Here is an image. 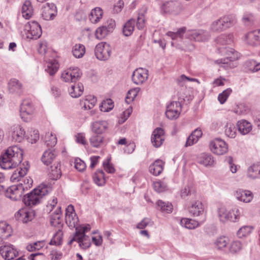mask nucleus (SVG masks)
I'll use <instances>...</instances> for the list:
<instances>
[{"instance_id": "obj_18", "label": "nucleus", "mask_w": 260, "mask_h": 260, "mask_svg": "<svg viewBox=\"0 0 260 260\" xmlns=\"http://www.w3.org/2000/svg\"><path fill=\"white\" fill-rule=\"evenodd\" d=\"M225 53L227 55L226 58L217 60L216 61L223 64L229 63L230 65L232 62L238 59L239 57V53L233 48L226 49Z\"/></svg>"}, {"instance_id": "obj_4", "label": "nucleus", "mask_w": 260, "mask_h": 260, "mask_svg": "<svg viewBox=\"0 0 260 260\" xmlns=\"http://www.w3.org/2000/svg\"><path fill=\"white\" fill-rule=\"evenodd\" d=\"M112 48L109 44L101 42L97 44L94 49V54L99 60H107L111 54Z\"/></svg>"}, {"instance_id": "obj_39", "label": "nucleus", "mask_w": 260, "mask_h": 260, "mask_svg": "<svg viewBox=\"0 0 260 260\" xmlns=\"http://www.w3.org/2000/svg\"><path fill=\"white\" fill-rule=\"evenodd\" d=\"M229 241L230 240L228 237L225 236L220 237L215 240L214 244L217 249L222 250L226 248L229 244Z\"/></svg>"}, {"instance_id": "obj_5", "label": "nucleus", "mask_w": 260, "mask_h": 260, "mask_svg": "<svg viewBox=\"0 0 260 260\" xmlns=\"http://www.w3.org/2000/svg\"><path fill=\"white\" fill-rule=\"evenodd\" d=\"M24 30L27 31V38L30 39H37L42 34L40 25L35 21L27 22L24 26Z\"/></svg>"}, {"instance_id": "obj_27", "label": "nucleus", "mask_w": 260, "mask_h": 260, "mask_svg": "<svg viewBox=\"0 0 260 260\" xmlns=\"http://www.w3.org/2000/svg\"><path fill=\"white\" fill-rule=\"evenodd\" d=\"M84 87L81 83H78L72 85L69 89L70 95L74 98H77L81 96L83 92Z\"/></svg>"}, {"instance_id": "obj_7", "label": "nucleus", "mask_w": 260, "mask_h": 260, "mask_svg": "<svg viewBox=\"0 0 260 260\" xmlns=\"http://www.w3.org/2000/svg\"><path fill=\"white\" fill-rule=\"evenodd\" d=\"M34 106L28 100L23 101L20 107V115L21 119L25 122H27L31 118L34 113Z\"/></svg>"}, {"instance_id": "obj_37", "label": "nucleus", "mask_w": 260, "mask_h": 260, "mask_svg": "<svg viewBox=\"0 0 260 260\" xmlns=\"http://www.w3.org/2000/svg\"><path fill=\"white\" fill-rule=\"evenodd\" d=\"M72 53L76 58H81L85 53V47L81 44H76L73 48Z\"/></svg>"}, {"instance_id": "obj_24", "label": "nucleus", "mask_w": 260, "mask_h": 260, "mask_svg": "<svg viewBox=\"0 0 260 260\" xmlns=\"http://www.w3.org/2000/svg\"><path fill=\"white\" fill-rule=\"evenodd\" d=\"M197 161L205 167H212L215 163L213 156L210 154L204 153L198 156Z\"/></svg>"}, {"instance_id": "obj_48", "label": "nucleus", "mask_w": 260, "mask_h": 260, "mask_svg": "<svg viewBox=\"0 0 260 260\" xmlns=\"http://www.w3.org/2000/svg\"><path fill=\"white\" fill-rule=\"evenodd\" d=\"M61 176L60 169L56 166H52L51 170L50 172V177L51 179L56 180L59 179Z\"/></svg>"}, {"instance_id": "obj_25", "label": "nucleus", "mask_w": 260, "mask_h": 260, "mask_svg": "<svg viewBox=\"0 0 260 260\" xmlns=\"http://www.w3.org/2000/svg\"><path fill=\"white\" fill-rule=\"evenodd\" d=\"M205 220V216H204L203 219L200 221H198L189 218H182L180 220V224L188 229H193L198 226L200 224L203 223Z\"/></svg>"}, {"instance_id": "obj_34", "label": "nucleus", "mask_w": 260, "mask_h": 260, "mask_svg": "<svg viewBox=\"0 0 260 260\" xmlns=\"http://www.w3.org/2000/svg\"><path fill=\"white\" fill-rule=\"evenodd\" d=\"M92 178L99 186H102L105 183V173L102 170H97L93 175Z\"/></svg>"}, {"instance_id": "obj_23", "label": "nucleus", "mask_w": 260, "mask_h": 260, "mask_svg": "<svg viewBox=\"0 0 260 260\" xmlns=\"http://www.w3.org/2000/svg\"><path fill=\"white\" fill-rule=\"evenodd\" d=\"M56 155L57 152L54 149V147H50L44 152L41 160L45 165L48 166L52 162Z\"/></svg>"}, {"instance_id": "obj_36", "label": "nucleus", "mask_w": 260, "mask_h": 260, "mask_svg": "<svg viewBox=\"0 0 260 260\" xmlns=\"http://www.w3.org/2000/svg\"><path fill=\"white\" fill-rule=\"evenodd\" d=\"M96 102V98L94 96H89L84 100L81 101L80 105L83 106L85 110L92 109Z\"/></svg>"}, {"instance_id": "obj_8", "label": "nucleus", "mask_w": 260, "mask_h": 260, "mask_svg": "<svg viewBox=\"0 0 260 260\" xmlns=\"http://www.w3.org/2000/svg\"><path fill=\"white\" fill-rule=\"evenodd\" d=\"M82 73L77 67L70 68L64 71L61 76V79L66 82H76L81 78Z\"/></svg>"}, {"instance_id": "obj_26", "label": "nucleus", "mask_w": 260, "mask_h": 260, "mask_svg": "<svg viewBox=\"0 0 260 260\" xmlns=\"http://www.w3.org/2000/svg\"><path fill=\"white\" fill-rule=\"evenodd\" d=\"M108 125L107 122L105 120L95 121L92 123V130L96 134H101L106 131Z\"/></svg>"}, {"instance_id": "obj_29", "label": "nucleus", "mask_w": 260, "mask_h": 260, "mask_svg": "<svg viewBox=\"0 0 260 260\" xmlns=\"http://www.w3.org/2000/svg\"><path fill=\"white\" fill-rule=\"evenodd\" d=\"M149 172L154 176L159 175L163 170V162L157 159L151 164L149 168Z\"/></svg>"}, {"instance_id": "obj_14", "label": "nucleus", "mask_w": 260, "mask_h": 260, "mask_svg": "<svg viewBox=\"0 0 260 260\" xmlns=\"http://www.w3.org/2000/svg\"><path fill=\"white\" fill-rule=\"evenodd\" d=\"M25 162L26 164H23V167H19L13 173L10 178L11 181L13 182L19 181L22 178L26 175L29 170V165L28 161Z\"/></svg>"}, {"instance_id": "obj_22", "label": "nucleus", "mask_w": 260, "mask_h": 260, "mask_svg": "<svg viewBox=\"0 0 260 260\" xmlns=\"http://www.w3.org/2000/svg\"><path fill=\"white\" fill-rule=\"evenodd\" d=\"M12 233L10 225L5 221L0 222V244L4 240L7 239L11 236Z\"/></svg>"}, {"instance_id": "obj_30", "label": "nucleus", "mask_w": 260, "mask_h": 260, "mask_svg": "<svg viewBox=\"0 0 260 260\" xmlns=\"http://www.w3.org/2000/svg\"><path fill=\"white\" fill-rule=\"evenodd\" d=\"M33 10L31 2L29 1H25L22 7V16L26 19H29L32 15Z\"/></svg>"}, {"instance_id": "obj_57", "label": "nucleus", "mask_w": 260, "mask_h": 260, "mask_svg": "<svg viewBox=\"0 0 260 260\" xmlns=\"http://www.w3.org/2000/svg\"><path fill=\"white\" fill-rule=\"evenodd\" d=\"M230 216H231V219H229V220H230L233 222H236L238 219H239L240 215V212L239 209L237 208H235L232 209L231 211H230Z\"/></svg>"}, {"instance_id": "obj_15", "label": "nucleus", "mask_w": 260, "mask_h": 260, "mask_svg": "<svg viewBox=\"0 0 260 260\" xmlns=\"http://www.w3.org/2000/svg\"><path fill=\"white\" fill-rule=\"evenodd\" d=\"M13 245H8L0 247V253L5 259L11 260L16 257L18 251L12 247Z\"/></svg>"}, {"instance_id": "obj_60", "label": "nucleus", "mask_w": 260, "mask_h": 260, "mask_svg": "<svg viewBox=\"0 0 260 260\" xmlns=\"http://www.w3.org/2000/svg\"><path fill=\"white\" fill-rule=\"evenodd\" d=\"M210 150L216 155H223L228 151V147H210Z\"/></svg>"}, {"instance_id": "obj_59", "label": "nucleus", "mask_w": 260, "mask_h": 260, "mask_svg": "<svg viewBox=\"0 0 260 260\" xmlns=\"http://www.w3.org/2000/svg\"><path fill=\"white\" fill-rule=\"evenodd\" d=\"M39 133L38 130H34L30 136H26L27 141L31 144H35L39 140Z\"/></svg>"}, {"instance_id": "obj_17", "label": "nucleus", "mask_w": 260, "mask_h": 260, "mask_svg": "<svg viewBox=\"0 0 260 260\" xmlns=\"http://www.w3.org/2000/svg\"><path fill=\"white\" fill-rule=\"evenodd\" d=\"M61 207H58L56 210L50 216V223L52 226L57 229L62 228L63 223L61 219Z\"/></svg>"}, {"instance_id": "obj_6", "label": "nucleus", "mask_w": 260, "mask_h": 260, "mask_svg": "<svg viewBox=\"0 0 260 260\" xmlns=\"http://www.w3.org/2000/svg\"><path fill=\"white\" fill-rule=\"evenodd\" d=\"M24 190V187L22 183L16 185H12L6 189L5 196L7 198L13 201L20 200Z\"/></svg>"}, {"instance_id": "obj_56", "label": "nucleus", "mask_w": 260, "mask_h": 260, "mask_svg": "<svg viewBox=\"0 0 260 260\" xmlns=\"http://www.w3.org/2000/svg\"><path fill=\"white\" fill-rule=\"evenodd\" d=\"M242 248V244L240 241H236L233 242L229 247V250L232 253L239 252Z\"/></svg>"}, {"instance_id": "obj_20", "label": "nucleus", "mask_w": 260, "mask_h": 260, "mask_svg": "<svg viewBox=\"0 0 260 260\" xmlns=\"http://www.w3.org/2000/svg\"><path fill=\"white\" fill-rule=\"evenodd\" d=\"M8 89L10 93L20 94L23 92V86L18 80L13 78L8 83Z\"/></svg>"}, {"instance_id": "obj_54", "label": "nucleus", "mask_w": 260, "mask_h": 260, "mask_svg": "<svg viewBox=\"0 0 260 260\" xmlns=\"http://www.w3.org/2000/svg\"><path fill=\"white\" fill-rule=\"evenodd\" d=\"M91 145L92 146H99L102 143L103 138L98 135H94L89 139Z\"/></svg>"}, {"instance_id": "obj_11", "label": "nucleus", "mask_w": 260, "mask_h": 260, "mask_svg": "<svg viewBox=\"0 0 260 260\" xmlns=\"http://www.w3.org/2000/svg\"><path fill=\"white\" fill-rule=\"evenodd\" d=\"M78 218L75 212L74 206L70 205L66 210V222L71 229L74 228L78 222Z\"/></svg>"}, {"instance_id": "obj_19", "label": "nucleus", "mask_w": 260, "mask_h": 260, "mask_svg": "<svg viewBox=\"0 0 260 260\" xmlns=\"http://www.w3.org/2000/svg\"><path fill=\"white\" fill-rule=\"evenodd\" d=\"M235 196L237 200L244 203L250 202L253 198V194L250 191L240 189L236 191Z\"/></svg>"}, {"instance_id": "obj_63", "label": "nucleus", "mask_w": 260, "mask_h": 260, "mask_svg": "<svg viewBox=\"0 0 260 260\" xmlns=\"http://www.w3.org/2000/svg\"><path fill=\"white\" fill-rule=\"evenodd\" d=\"M137 93L135 89L129 90L125 97V102L127 104H129L131 102H132L135 97L137 96Z\"/></svg>"}, {"instance_id": "obj_31", "label": "nucleus", "mask_w": 260, "mask_h": 260, "mask_svg": "<svg viewBox=\"0 0 260 260\" xmlns=\"http://www.w3.org/2000/svg\"><path fill=\"white\" fill-rule=\"evenodd\" d=\"M103 14L102 9L96 7L91 10L89 15V19L92 23H96L102 18Z\"/></svg>"}, {"instance_id": "obj_58", "label": "nucleus", "mask_w": 260, "mask_h": 260, "mask_svg": "<svg viewBox=\"0 0 260 260\" xmlns=\"http://www.w3.org/2000/svg\"><path fill=\"white\" fill-rule=\"evenodd\" d=\"M167 187V186L166 183L162 181L155 182L153 184V188L154 190L158 192H161L165 191Z\"/></svg>"}, {"instance_id": "obj_50", "label": "nucleus", "mask_w": 260, "mask_h": 260, "mask_svg": "<svg viewBox=\"0 0 260 260\" xmlns=\"http://www.w3.org/2000/svg\"><path fill=\"white\" fill-rule=\"evenodd\" d=\"M232 90L230 88L223 90L221 93H219L218 96V100L221 104H224L227 99L232 93Z\"/></svg>"}, {"instance_id": "obj_51", "label": "nucleus", "mask_w": 260, "mask_h": 260, "mask_svg": "<svg viewBox=\"0 0 260 260\" xmlns=\"http://www.w3.org/2000/svg\"><path fill=\"white\" fill-rule=\"evenodd\" d=\"M76 235L79 236L78 243L80 247L84 249H86L89 247L90 243L89 242H84V239L85 238V234H84V233L82 234L81 232L77 231L76 232Z\"/></svg>"}, {"instance_id": "obj_33", "label": "nucleus", "mask_w": 260, "mask_h": 260, "mask_svg": "<svg viewBox=\"0 0 260 260\" xmlns=\"http://www.w3.org/2000/svg\"><path fill=\"white\" fill-rule=\"evenodd\" d=\"M136 21L134 19H130L125 23L123 27V34L126 37L131 36L133 34Z\"/></svg>"}, {"instance_id": "obj_13", "label": "nucleus", "mask_w": 260, "mask_h": 260, "mask_svg": "<svg viewBox=\"0 0 260 260\" xmlns=\"http://www.w3.org/2000/svg\"><path fill=\"white\" fill-rule=\"evenodd\" d=\"M148 72L147 70L143 68L136 70L132 77L133 82L137 85L142 84L148 78Z\"/></svg>"}, {"instance_id": "obj_53", "label": "nucleus", "mask_w": 260, "mask_h": 260, "mask_svg": "<svg viewBox=\"0 0 260 260\" xmlns=\"http://www.w3.org/2000/svg\"><path fill=\"white\" fill-rule=\"evenodd\" d=\"M109 33L106 30V28L103 25L98 27L95 31V37L99 40H102L105 38Z\"/></svg>"}, {"instance_id": "obj_10", "label": "nucleus", "mask_w": 260, "mask_h": 260, "mask_svg": "<svg viewBox=\"0 0 260 260\" xmlns=\"http://www.w3.org/2000/svg\"><path fill=\"white\" fill-rule=\"evenodd\" d=\"M57 13V7L53 3H46L42 8V17L45 20L54 19Z\"/></svg>"}, {"instance_id": "obj_41", "label": "nucleus", "mask_w": 260, "mask_h": 260, "mask_svg": "<svg viewBox=\"0 0 260 260\" xmlns=\"http://www.w3.org/2000/svg\"><path fill=\"white\" fill-rule=\"evenodd\" d=\"M58 69V62L55 60H53L48 62L47 67L45 71L50 75L53 76Z\"/></svg>"}, {"instance_id": "obj_35", "label": "nucleus", "mask_w": 260, "mask_h": 260, "mask_svg": "<svg viewBox=\"0 0 260 260\" xmlns=\"http://www.w3.org/2000/svg\"><path fill=\"white\" fill-rule=\"evenodd\" d=\"M246 38L250 45L257 46L260 45V41L255 30L248 32L246 36Z\"/></svg>"}, {"instance_id": "obj_12", "label": "nucleus", "mask_w": 260, "mask_h": 260, "mask_svg": "<svg viewBox=\"0 0 260 260\" xmlns=\"http://www.w3.org/2000/svg\"><path fill=\"white\" fill-rule=\"evenodd\" d=\"M11 137L13 141L21 142L24 139L25 131L24 128L19 124L14 125L11 127Z\"/></svg>"}, {"instance_id": "obj_46", "label": "nucleus", "mask_w": 260, "mask_h": 260, "mask_svg": "<svg viewBox=\"0 0 260 260\" xmlns=\"http://www.w3.org/2000/svg\"><path fill=\"white\" fill-rule=\"evenodd\" d=\"M245 66L249 71L255 72L260 70V63H257L254 60H249L245 62Z\"/></svg>"}, {"instance_id": "obj_55", "label": "nucleus", "mask_w": 260, "mask_h": 260, "mask_svg": "<svg viewBox=\"0 0 260 260\" xmlns=\"http://www.w3.org/2000/svg\"><path fill=\"white\" fill-rule=\"evenodd\" d=\"M232 41L231 37L230 35H221L217 39V43L223 45L230 44Z\"/></svg>"}, {"instance_id": "obj_47", "label": "nucleus", "mask_w": 260, "mask_h": 260, "mask_svg": "<svg viewBox=\"0 0 260 260\" xmlns=\"http://www.w3.org/2000/svg\"><path fill=\"white\" fill-rule=\"evenodd\" d=\"M186 28L185 27L179 28L176 32L168 31L166 35L171 37L172 40H175L177 38H182L183 34L185 32Z\"/></svg>"}, {"instance_id": "obj_43", "label": "nucleus", "mask_w": 260, "mask_h": 260, "mask_svg": "<svg viewBox=\"0 0 260 260\" xmlns=\"http://www.w3.org/2000/svg\"><path fill=\"white\" fill-rule=\"evenodd\" d=\"M45 142L46 146H55L57 143V137L55 135L48 132L46 134Z\"/></svg>"}, {"instance_id": "obj_9", "label": "nucleus", "mask_w": 260, "mask_h": 260, "mask_svg": "<svg viewBox=\"0 0 260 260\" xmlns=\"http://www.w3.org/2000/svg\"><path fill=\"white\" fill-rule=\"evenodd\" d=\"M185 36L190 40L198 42L206 41L210 38L208 32L202 29L189 30L186 33Z\"/></svg>"}, {"instance_id": "obj_2", "label": "nucleus", "mask_w": 260, "mask_h": 260, "mask_svg": "<svg viewBox=\"0 0 260 260\" xmlns=\"http://www.w3.org/2000/svg\"><path fill=\"white\" fill-rule=\"evenodd\" d=\"M51 191L50 186L41 184L29 193L24 196L23 202L27 206L32 207L39 204L42 198Z\"/></svg>"}, {"instance_id": "obj_44", "label": "nucleus", "mask_w": 260, "mask_h": 260, "mask_svg": "<svg viewBox=\"0 0 260 260\" xmlns=\"http://www.w3.org/2000/svg\"><path fill=\"white\" fill-rule=\"evenodd\" d=\"M252 230L250 226L245 225L239 229L237 232V235L239 238L245 237L249 235Z\"/></svg>"}, {"instance_id": "obj_28", "label": "nucleus", "mask_w": 260, "mask_h": 260, "mask_svg": "<svg viewBox=\"0 0 260 260\" xmlns=\"http://www.w3.org/2000/svg\"><path fill=\"white\" fill-rule=\"evenodd\" d=\"M247 176L252 179L260 178V163L253 164L248 168Z\"/></svg>"}, {"instance_id": "obj_52", "label": "nucleus", "mask_w": 260, "mask_h": 260, "mask_svg": "<svg viewBox=\"0 0 260 260\" xmlns=\"http://www.w3.org/2000/svg\"><path fill=\"white\" fill-rule=\"evenodd\" d=\"M237 128L234 124H228L225 128V133L229 137L235 138Z\"/></svg>"}, {"instance_id": "obj_38", "label": "nucleus", "mask_w": 260, "mask_h": 260, "mask_svg": "<svg viewBox=\"0 0 260 260\" xmlns=\"http://www.w3.org/2000/svg\"><path fill=\"white\" fill-rule=\"evenodd\" d=\"M156 205L157 208L162 212L170 213L173 210V206L171 203L169 202H165L161 200H158L156 202Z\"/></svg>"}, {"instance_id": "obj_64", "label": "nucleus", "mask_w": 260, "mask_h": 260, "mask_svg": "<svg viewBox=\"0 0 260 260\" xmlns=\"http://www.w3.org/2000/svg\"><path fill=\"white\" fill-rule=\"evenodd\" d=\"M110 159H108L106 161L103 162V165L104 170L108 173H114L115 171V169L113 165L109 162Z\"/></svg>"}, {"instance_id": "obj_16", "label": "nucleus", "mask_w": 260, "mask_h": 260, "mask_svg": "<svg viewBox=\"0 0 260 260\" xmlns=\"http://www.w3.org/2000/svg\"><path fill=\"white\" fill-rule=\"evenodd\" d=\"M164 131L160 127L154 130L152 134L151 141L153 146H160L165 140Z\"/></svg>"}, {"instance_id": "obj_49", "label": "nucleus", "mask_w": 260, "mask_h": 260, "mask_svg": "<svg viewBox=\"0 0 260 260\" xmlns=\"http://www.w3.org/2000/svg\"><path fill=\"white\" fill-rule=\"evenodd\" d=\"M181 111L177 110V109L174 110L170 108L168 109L167 108L166 115V117L169 119H176L179 116Z\"/></svg>"}, {"instance_id": "obj_1", "label": "nucleus", "mask_w": 260, "mask_h": 260, "mask_svg": "<svg viewBox=\"0 0 260 260\" xmlns=\"http://www.w3.org/2000/svg\"><path fill=\"white\" fill-rule=\"evenodd\" d=\"M22 156L20 147H9L0 156V167L5 170L16 168L22 161Z\"/></svg>"}, {"instance_id": "obj_32", "label": "nucleus", "mask_w": 260, "mask_h": 260, "mask_svg": "<svg viewBox=\"0 0 260 260\" xmlns=\"http://www.w3.org/2000/svg\"><path fill=\"white\" fill-rule=\"evenodd\" d=\"M237 128L241 134L246 135L249 133L252 129L251 124L245 120L239 121L237 122Z\"/></svg>"}, {"instance_id": "obj_61", "label": "nucleus", "mask_w": 260, "mask_h": 260, "mask_svg": "<svg viewBox=\"0 0 260 260\" xmlns=\"http://www.w3.org/2000/svg\"><path fill=\"white\" fill-rule=\"evenodd\" d=\"M75 168L79 172L83 171L86 168L85 163L80 158L75 160Z\"/></svg>"}, {"instance_id": "obj_42", "label": "nucleus", "mask_w": 260, "mask_h": 260, "mask_svg": "<svg viewBox=\"0 0 260 260\" xmlns=\"http://www.w3.org/2000/svg\"><path fill=\"white\" fill-rule=\"evenodd\" d=\"M114 107V103L110 99L103 101L100 106V109L103 112H109Z\"/></svg>"}, {"instance_id": "obj_21", "label": "nucleus", "mask_w": 260, "mask_h": 260, "mask_svg": "<svg viewBox=\"0 0 260 260\" xmlns=\"http://www.w3.org/2000/svg\"><path fill=\"white\" fill-rule=\"evenodd\" d=\"M188 211L193 216H199L204 214V209L203 204L200 201H196L191 204L188 208Z\"/></svg>"}, {"instance_id": "obj_45", "label": "nucleus", "mask_w": 260, "mask_h": 260, "mask_svg": "<svg viewBox=\"0 0 260 260\" xmlns=\"http://www.w3.org/2000/svg\"><path fill=\"white\" fill-rule=\"evenodd\" d=\"M194 192V187L191 184H187L181 190L180 196L181 198H184L188 196L193 194Z\"/></svg>"}, {"instance_id": "obj_3", "label": "nucleus", "mask_w": 260, "mask_h": 260, "mask_svg": "<svg viewBox=\"0 0 260 260\" xmlns=\"http://www.w3.org/2000/svg\"><path fill=\"white\" fill-rule=\"evenodd\" d=\"M234 22V16L232 15L224 16L213 22L211 26V29L213 31H221L231 27L233 25Z\"/></svg>"}, {"instance_id": "obj_62", "label": "nucleus", "mask_w": 260, "mask_h": 260, "mask_svg": "<svg viewBox=\"0 0 260 260\" xmlns=\"http://www.w3.org/2000/svg\"><path fill=\"white\" fill-rule=\"evenodd\" d=\"M76 142L80 145L87 144L85 134L84 133H78L75 136Z\"/></svg>"}, {"instance_id": "obj_40", "label": "nucleus", "mask_w": 260, "mask_h": 260, "mask_svg": "<svg viewBox=\"0 0 260 260\" xmlns=\"http://www.w3.org/2000/svg\"><path fill=\"white\" fill-rule=\"evenodd\" d=\"M230 212L228 211L224 207L219 208L218 210V216L219 220L222 222H225L229 220V219L231 218L230 215Z\"/></svg>"}]
</instances>
